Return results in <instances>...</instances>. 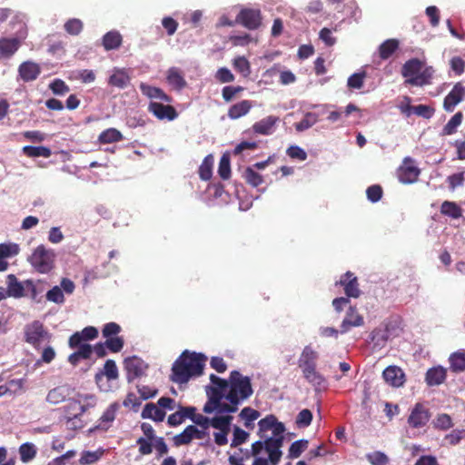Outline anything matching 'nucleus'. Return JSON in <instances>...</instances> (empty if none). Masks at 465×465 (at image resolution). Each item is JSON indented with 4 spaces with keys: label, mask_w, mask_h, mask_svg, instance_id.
Wrapping results in <instances>:
<instances>
[{
    "label": "nucleus",
    "mask_w": 465,
    "mask_h": 465,
    "mask_svg": "<svg viewBox=\"0 0 465 465\" xmlns=\"http://www.w3.org/2000/svg\"><path fill=\"white\" fill-rule=\"evenodd\" d=\"M54 252L46 249L45 245H38L28 258L30 264L40 273H47L54 267Z\"/></svg>",
    "instance_id": "nucleus-5"
},
{
    "label": "nucleus",
    "mask_w": 465,
    "mask_h": 465,
    "mask_svg": "<svg viewBox=\"0 0 465 465\" xmlns=\"http://www.w3.org/2000/svg\"><path fill=\"white\" fill-rule=\"evenodd\" d=\"M18 74L24 82H32L39 76L41 68L35 62L25 61L19 65Z\"/></svg>",
    "instance_id": "nucleus-16"
},
{
    "label": "nucleus",
    "mask_w": 465,
    "mask_h": 465,
    "mask_svg": "<svg viewBox=\"0 0 465 465\" xmlns=\"http://www.w3.org/2000/svg\"><path fill=\"white\" fill-rule=\"evenodd\" d=\"M399 41L397 39H387L379 46V55L382 60L389 59L393 53L399 48Z\"/></svg>",
    "instance_id": "nucleus-31"
},
{
    "label": "nucleus",
    "mask_w": 465,
    "mask_h": 465,
    "mask_svg": "<svg viewBox=\"0 0 465 465\" xmlns=\"http://www.w3.org/2000/svg\"><path fill=\"white\" fill-rule=\"evenodd\" d=\"M450 369L453 372H462L465 371V353L456 351L450 354L449 358Z\"/></svg>",
    "instance_id": "nucleus-37"
},
{
    "label": "nucleus",
    "mask_w": 465,
    "mask_h": 465,
    "mask_svg": "<svg viewBox=\"0 0 465 465\" xmlns=\"http://www.w3.org/2000/svg\"><path fill=\"white\" fill-rule=\"evenodd\" d=\"M279 121V117L270 115L267 116L259 122L255 123L252 126L253 131L256 134H262V135H269L272 134L274 131V125Z\"/></svg>",
    "instance_id": "nucleus-22"
},
{
    "label": "nucleus",
    "mask_w": 465,
    "mask_h": 465,
    "mask_svg": "<svg viewBox=\"0 0 465 465\" xmlns=\"http://www.w3.org/2000/svg\"><path fill=\"white\" fill-rule=\"evenodd\" d=\"M319 353L312 345H306L298 359V366L303 378L314 387L315 391H322L327 387L326 378L317 371Z\"/></svg>",
    "instance_id": "nucleus-2"
},
{
    "label": "nucleus",
    "mask_w": 465,
    "mask_h": 465,
    "mask_svg": "<svg viewBox=\"0 0 465 465\" xmlns=\"http://www.w3.org/2000/svg\"><path fill=\"white\" fill-rule=\"evenodd\" d=\"M213 157L212 154H209L204 157L202 164L199 167V175L200 178L203 181H208L211 179L213 174Z\"/></svg>",
    "instance_id": "nucleus-41"
},
{
    "label": "nucleus",
    "mask_w": 465,
    "mask_h": 465,
    "mask_svg": "<svg viewBox=\"0 0 465 465\" xmlns=\"http://www.w3.org/2000/svg\"><path fill=\"white\" fill-rule=\"evenodd\" d=\"M363 324V317L357 312L354 307L350 305L341 322L340 332L341 334L347 333L352 327H360Z\"/></svg>",
    "instance_id": "nucleus-14"
},
{
    "label": "nucleus",
    "mask_w": 465,
    "mask_h": 465,
    "mask_svg": "<svg viewBox=\"0 0 465 465\" xmlns=\"http://www.w3.org/2000/svg\"><path fill=\"white\" fill-rule=\"evenodd\" d=\"M465 438V430H454L451 433L445 436L444 440L450 445H457Z\"/></svg>",
    "instance_id": "nucleus-64"
},
{
    "label": "nucleus",
    "mask_w": 465,
    "mask_h": 465,
    "mask_svg": "<svg viewBox=\"0 0 465 465\" xmlns=\"http://www.w3.org/2000/svg\"><path fill=\"white\" fill-rule=\"evenodd\" d=\"M366 459L371 465H386L389 462L387 455L379 450L366 454Z\"/></svg>",
    "instance_id": "nucleus-55"
},
{
    "label": "nucleus",
    "mask_w": 465,
    "mask_h": 465,
    "mask_svg": "<svg viewBox=\"0 0 465 465\" xmlns=\"http://www.w3.org/2000/svg\"><path fill=\"white\" fill-rule=\"evenodd\" d=\"M422 63L418 58H412L405 62L401 68V74L403 77H415L420 74L422 69Z\"/></svg>",
    "instance_id": "nucleus-27"
},
{
    "label": "nucleus",
    "mask_w": 465,
    "mask_h": 465,
    "mask_svg": "<svg viewBox=\"0 0 465 465\" xmlns=\"http://www.w3.org/2000/svg\"><path fill=\"white\" fill-rule=\"evenodd\" d=\"M148 111L159 120L173 121L178 117V114L173 106L165 105L162 103L151 102Z\"/></svg>",
    "instance_id": "nucleus-13"
},
{
    "label": "nucleus",
    "mask_w": 465,
    "mask_h": 465,
    "mask_svg": "<svg viewBox=\"0 0 465 465\" xmlns=\"http://www.w3.org/2000/svg\"><path fill=\"white\" fill-rule=\"evenodd\" d=\"M218 174L223 180H227L231 176V162L228 153H223L220 158Z\"/></svg>",
    "instance_id": "nucleus-46"
},
{
    "label": "nucleus",
    "mask_w": 465,
    "mask_h": 465,
    "mask_svg": "<svg viewBox=\"0 0 465 465\" xmlns=\"http://www.w3.org/2000/svg\"><path fill=\"white\" fill-rule=\"evenodd\" d=\"M48 333L45 330L44 325L39 321H35L31 324L25 326V341L36 346Z\"/></svg>",
    "instance_id": "nucleus-11"
},
{
    "label": "nucleus",
    "mask_w": 465,
    "mask_h": 465,
    "mask_svg": "<svg viewBox=\"0 0 465 465\" xmlns=\"http://www.w3.org/2000/svg\"><path fill=\"white\" fill-rule=\"evenodd\" d=\"M143 419H151L154 421H163L165 418V411L161 408H158L154 403H146L142 414Z\"/></svg>",
    "instance_id": "nucleus-25"
},
{
    "label": "nucleus",
    "mask_w": 465,
    "mask_h": 465,
    "mask_svg": "<svg viewBox=\"0 0 465 465\" xmlns=\"http://www.w3.org/2000/svg\"><path fill=\"white\" fill-rule=\"evenodd\" d=\"M167 82L176 90H182L186 86V81L181 73V70L177 67H171L167 71L166 75Z\"/></svg>",
    "instance_id": "nucleus-24"
},
{
    "label": "nucleus",
    "mask_w": 465,
    "mask_h": 465,
    "mask_svg": "<svg viewBox=\"0 0 465 465\" xmlns=\"http://www.w3.org/2000/svg\"><path fill=\"white\" fill-rule=\"evenodd\" d=\"M19 245L13 242L0 243V259L9 258L18 254Z\"/></svg>",
    "instance_id": "nucleus-52"
},
{
    "label": "nucleus",
    "mask_w": 465,
    "mask_h": 465,
    "mask_svg": "<svg viewBox=\"0 0 465 465\" xmlns=\"http://www.w3.org/2000/svg\"><path fill=\"white\" fill-rule=\"evenodd\" d=\"M45 298L47 301L54 302L56 304H63L64 302V294L58 285H55L52 289H50L46 292Z\"/></svg>",
    "instance_id": "nucleus-51"
},
{
    "label": "nucleus",
    "mask_w": 465,
    "mask_h": 465,
    "mask_svg": "<svg viewBox=\"0 0 465 465\" xmlns=\"http://www.w3.org/2000/svg\"><path fill=\"white\" fill-rule=\"evenodd\" d=\"M124 341L122 337H110L105 341V345L112 352H119L124 347Z\"/></svg>",
    "instance_id": "nucleus-62"
},
{
    "label": "nucleus",
    "mask_w": 465,
    "mask_h": 465,
    "mask_svg": "<svg viewBox=\"0 0 465 465\" xmlns=\"http://www.w3.org/2000/svg\"><path fill=\"white\" fill-rule=\"evenodd\" d=\"M131 78L124 68L114 67L108 79V84L119 89H124L130 84Z\"/></svg>",
    "instance_id": "nucleus-20"
},
{
    "label": "nucleus",
    "mask_w": 465,
    "mask_h": 465,
    "mask_svg": "<svg viewBox=\"0 0 465 465\" xmlns=\"http://www.w3.org/2000/svg\"><path fill=\"white\" fill-rule=\"evenodd\" d=\"M440 213L452 219H459L462 215V209L455 202L444 201L440 206Z\"/></svg>",
    "instance_id": "nucleus-32"
},
{
    "label": "nucleus",
    "mask_w": 465,
    "mask_h": 465,
    "mask_svg": "<svg viewBox=\"0 0 465 465\" xmlns=\"http://www.w3.org/2000/svg\"><path fill=\"white\" fill-rule=\"evenodd\" d=\"M201 434L195 425H188L181 433L173 437V444L176 447L188 445L193 440L196 439V437H200Z\"/></svg>",
    "instance_id": "nucleus-17"
},
{
    "label": "nucleus",
    "mask_w": 465,
    "mask_h": 465,
    "mask_svg": "<svg viewBox=\"0 0 465 465\" xmlns=\"http://www.w3.org/2000/svg\"><path fill=\"white\" fill-rule=\"evenodd\" d=\"M98 140L101 143H111L122 141L123 135L115 128H109L100 134Z\"/></svg>",
    "instance_id": "nucleus-42"
},
{
    "label": "nucleus",
    "mask_w": 465,
    "mask_h": 465,
    "mask_svg": "<svg viewBox=\"0 0 465 465\" xmlns=\"http://www.w3.org/2000/svg\"><path fill=\"white\" fill-rule=\"evenodd\" d=\"M68 396V389L64 386H59L49 391L46 401L51 404H58L64 401Z\"/></svg>",
    "instance_id": "nucleus-35"
},
{
    "label": "nucleus",
    "mask_w": 465,
    "mask_h": 465,
    "mask_svg": "<svg viewBox=\"0 0 465 465\" xmlns=\"http://www.w3.org/2000/svg\"><path fill=\"white\" fill-rule=\"evenodd\" d=\"M434 74V70L431 66H427L423 70L421 69L420 74L415 77L409 78L407 83L411 85L422 86L430 84V81Z\"/></svg>",
    "instance_id": "nucleus-29"
},
{
    "label": "nucleus",
    "mask_w": 465,
    "mask_h": 465,
    "mask_svg": "<svg viewBox=\"0 0 465 465\" xmlns=\"http://www.w3.org/2000/svg\"><path fill=\"white\" fill-rule=\"evenodd\" d=\"M276 417L274 415H267L263 419L258 421V432L257 434L261 439H263L264 436H267L265 432L268 430H272L273 425L275 424Z\"/></svg>",
    "instance_id": "nucleus-44"
},
{
    "label": "nucleus",
    "mask_w": 465,
    "mask_h": 465,
    "mask_svg": "<svg viewBox=\"0 0 465 465\" xmlns=\"http://www.w3.org/2000/svg\"><path fill=\"white\" fill-rule=\"evenodd\" d=\"M462 119V113H456L443 127L441 131V135H451L455 134L457 132V128L460 125Z\"/></svg>",
    "instance_id": "nucleus-39"
},
{
    "label": "nucleus",
    "mask_w": 465,
    "mask_h": 465,
    "mask_svg": "<svg viewBox=\"0 0 465 465\" xmlns=\"http://www.w3.org/2000/svg\"><path fill=\"white\" fill-rule=\"evenodd\" d=\"M312 420V413L310 410H302L296 417V425L299 428H306L311 425Z\"/></svg>",
    "instance_id": "nucleus-54"
},
{
    "label": "nucleus",
    "mask_w": 465,
    "mask_h": 465,
    "mask_svg": "<svg viewBox=\"0 0 465 465\" xmlns=\"http://www.w3.org/2000/svg\"><path fill=\"white\" fill-rule=\"evenodd\" d=\"M239 416L244 420V426L250 428L252 426V422L260 417V412L251 407H245L241 411Z\"/></svg>",
    "instance_id": "nucleus-47"
},
{
    "label": "nucleus",
    "mask_w": 465,
    "mask_h": 465,
    "mask_svg": "<svg viewBox=\"0 0 465 465\" xmlns=\"http://www.w3.org/2000/svg\"><path fill=\"white\" fill-rule=\"evenodd\" d=\"M382 188L378 184L371 185L366 190L367 198L371 203H377L382 197Z\"/></svg>",
    "instance_id": "nucleus-61"
},
{
    "label": "nucleus",
    "mask_w": 465,
    "mask_h": 465,
    "mask_svg": "<svg viewBox=\"0 0 465 465\" xmlns=\"http://www.w3.org/2000/svg\"><path fill=\"white\" fill-rule=\"evenodd\" d=\"M49 88L55 95H64L70 89L69 86L61 79H54L49 84Z\"/></svg>",
    "instance_id": "nucleus-56"
},
{
    "label": "nucleus",
    "mask_w": 465,
    "mask_h": 465,
    "mask_svg": "<svg viewBox=\"0 0 465 465\" xmlns=\"http://www.w3.org/2000/svg\"><path fill=\"white\" fill-rule=\"evenodd\" d=\"M465 97V86L460 83H457L451 91L445 96L443 101V108L447 112H453L456 105L460 104Z\"/></svg>",
    "instance_id": "nucleus-12"
},
{
    "label": "nucleus",
    "mask_w": 465,
    "mask_h": 465,
    "mask_svg": "<svg viewBox=\"0 0 465 465\" xmlns=\"http://www.w3.org/2000/svg\"><path fill=\"white\" fill-rule=\"evenodd\" d=\"M98 336V330L95 327L88 326L84 328L81 331H76L70 336L68 345L70 348H75L76 345L82 341L86 342L93 341Z\"/></svg>",
    "instance_id": "nucleus-15"
},
{
    "label": "nucleus",
    "mask_w": 465,
    "mask_h": 465,
    "mask_svg": "<svg viewBox=\"0 0 465 465\" xmlns=\"http://www.w3.org/2000/svg\"><path fill=\"white\" fill-rule=\"evenodd\" d=\"M432 424L435 429L447 430L453 426L452 420L449 414H439L433 420Z\"/></svg>",
    "instance_id": "nucleus-49"
},
{
    "label": "nucleus",
    "mask_w": 465,
    "mask_h": 465,
    "mask_svg": "<svg viewBox=\"0 0 465 465\" xmlns=\"http://www.w3.org/2000/svg\"><path fill=\"white\" fill-rule=\"evenodd\" d=\"M309 441L307 440H298L293 441L290 448L288 457L290 459H297L308 448Z\"/></svg>",
    "instance_id": "nucleus-45"
},
{
    "label": "nucleus",
    "mask_w": 465,
    "mask_h": 465,
    "mask_svg": "<svg viewBox=\"0 0 465 465\" xmlns=\"http://www.w3.org/2000/svg\"><path fill=\"white\" fill-rule=\"evenodd\" d=\"M65 31L72 35H78L83 30V23L80 19L72 18L64 24Z\"/></svg>",
    "instance_id": "nucleus-58"
},
{
    "label": "nucleus",
    "mask_w": 465,
    "mask_h": 465,
    "mask_svg": "<svg viewBox=\"0 0 465 465\" xmlns=\"http://www.w3.org/2000/svg\"><path fill=\"white\" fill-rule=\"evenodd\" d=\"M122 43V36L116 31H110L103 37V45L105 50L117 49Z\"/></svg>",
    "instance_id": "nucleus-34"
},
{
    "label": "nucleus",
    "mask_w": 465,
    "mask_h": 465,
    "mask_svg": "<svg viewBox=\"0 0 465 465\" xmlns=\"http://www.w3.org/2000/svg\"><path fill=\"white\" fill-rule=\"evenodd\" d=\"M235 22L249 30H256L262 25L261 11L255 8H242L237 15Z\"/></svg>",
    "instance_id": "nucleus-7"
},
{
    "label": "nucleus",
    "mask_w": 465,
    "mask_h": 465,
    "mask_svg": "<svg viewBox=\"0 0 465 465\" xmlns=\"http://www.w3.org/2000/svg\"><path fill=\"white\" fill-rule=\"evenodd\" d=\"M23 152L28 157H45L47 158L51 155V149L46 146H32L25 145L23 147Z\"/></svg>",
    "instance_id": "nucleus-40"
},
{
    "label": "nucleus",
    "mask_w": 465,
    "mask_h": 465,
    "mask_svg": "<svg viewBox=\"0 0 465 465\" xmlns=\"http://www.w3.org/2000/svg\"><path fill=\"white\" fill-rule=\"evenodd\" d=\"M119 408L117 402H114L110 404V406L105 410L101 418L99 419V424L95 426L91 430H106L109 428V424L113 422L115 419L116 411Z\"/></svg>",
    "instance_id": "nucleus-23"
},
{
    "label": "nucleus",
    "mask_w": 465,
    "mask_h": 465,
    "mask_svg": "<svg viewBox=\"0 0 465 465\" xmlns=\"http://www.w3.org/2000/svg\"><path fill=\"white\" fill-rule=\"evenodd\" d=\"M243 177L245 181L253 187H257L263 183L262 176L251 166L246 168Z\"/></svg>",
    "instance_id": "nucleus-50"
},
{
    "label": "nucleus",
    "mask_w": 465,
    "mask_h": 465,
    "mask_svg": "<svg viewBox=\"0 0 465 465\" xmlns=\"http://www.w3.org/2000/svg\"><path fill=\"white\" fill-rule=\"evenodd\" d=\"M430 419V412L422 403H416L408 417V424L414 429L424 427Z\"/></svg>",
    "instance_id": "nucleus-8"
},
{
    "label": "nucleus",
    "mask_w": 465,
    "mask_h": 465,
    "mask_svg": "<svg viewBox=\"0 0 465 465\" xmlns=\"http://www.w3.org/2000/svg\"><path fill=\"white\" fill-rule=\"evenodd\" d=\"M420 173V169L413 165V160L411 157H405L403 164L398 169L399 181L405 184L416 182Z\"/></svg>",
    "instance_id": "nucleus-9"
},
{
    "label": "nucleus",
    "mask_w": 465,
    "mask_h": 465,
    "mask_svg": "<svg viewBox=\"0 0 465 465\" xmlns=\"http://www.w3.org/2000/svg\"><path fill=\"white\" fill-rule=\"evenodd\" d=\"M206 359L203 353L184 351L173 364L172 381L183 384L188 382L192 377L202 375Z\"/></svg>",
    "instance_id": "nucleus-1"
},
{
    "label": "nucleus",
    "mask_w": 465,
    "mask_h": 465,
    "mask_svg": "<svg viewBox=\"0 0 465 465\" xmlns=\"http://www.w3.org/2000/svg\"><path fill=\"white\" fill-rule=\"evenodd\" d=\"M230 388L226 393L225 400L232 405H239L242 401L250 398L253 390L251 379L248 376H242L240 371H232L230 374Z\"/></svg>",
    "instance_id": "nucleus-3"
},
{
    "label": "nucleus",
    "mask_w": 465,
    "mask_h": 465,
    "mask_svg": "<svg viewBox=\"0 0 465 465\" xmlns=\"http://www.w3.org/2000/svg\"><path fill=\"white\" fill-rule=\"evenodd\" d=\"M98 373H102L104 377H106L109 381H115L118 378V369L115 361L113 360H107L104 365V369Z\"/></svg>",
    "instance_id": "nucleus-48"
},
{
    "label": "nucleus",
    "mask_w": 465,
    "mask_h": 465,
    "mask_svg": "<svg viewBox=\"0 0 465 465\" xmlns=\"http://www.w3.org/2000/svg\"><path fill=\"white\" fill-rule=\"evenodd\" d=\"M232 416H214L211 419V427L219 430H230Z\"/></svg>",
    "instance_id": "nucleus-43"
},
{
    "label": "nucleus",
    "mask_w": 465,
    "mask_h": 465,
    "mask_svg": "<svg viewBox=\"0 0 465 465\" xmlns=\"http://www.w3.org/2000/svg\"><path fill=\"white\" fill-rule=\"evenodd\" d=\"M318 117L319 114L316 113H306L303 119L294 124L296 131L301 133L308 130L318 122Z\"/></svg>",
    "instance_id": "nucleus-38"
},
{
    "label": "nucleus",
    "mask_w": 465,
    "mask_h": 465,
    "mask_svg": "<svg viewBox=\"0 0 465 465\" xmlns=\"http://www.w3.org/2000/svg\"><path fill=\"white\" fill-rule=\"evenodd\" d=\"M340 284L344 287V292L347 295V298H358L360 296L361 291L358 287L357 278L353 276L351 272H347L344 275H342L340 280Z\"/></svg>",
    "instance_id": "nucleus-18"
},
{
    "label": "nucleus",
    "mask_w": 465,
    "mask_h": 465,
    "mask_svg": "<svg viewBox=\"0 0 465 465\" xmlns=\"http://www.w3.org/2000/svg\"><path fill=\"white\" fill-rule=\"evenodd\" d=\"M124 368L127 371L128 382L133 381L134 379L139 378L144 374L148 365L139 357L132 356L124 360Z\"/></svg>",
    "instance_id": "nucleus-10"
},
{
    "label": "nucleus",
    "mask_w": 465,
    "mask_h": 465,
    "mask_svg": "<svg viewBox=\"0 0 465 465\" xmlns=\"http://www.w3.org/2000/svg\"><path fill=\"white\" fill-rule=\"evenodd\" d=\"M252 108V103L249 100H242L232 105L228 111V116L231 119H238L245 115Z\"/></svg>",
    "instance_id": "nucleus-30"
},
{
    "label": "nucleus",
    "mask_w": 465,
    "mask_h": 465,
    "mask_svg": "<svg viewBox=\"0 0 465 465\" xmlns=\"http://www.w3.org/2000/svg\"><path fill=\"white\" fill-rule=\"evenodd\" d=\"M404 376L402 370L397 366H389L382 372L385 381L393 387L403 385Z\"/></svg>",
    "instance_id": "nucleus-19"
},
{
    "label": "nucleus",
    "mask_w": 465,
    "mask_h": 465,
    "mask_svg": "<svg viewBox=\"0 0 465 465\" xmlns=\"http://www.w3.org/2000/svg\"><path fill=\"white\" fill-rule=\"evenodd\" d=\"M37 453V448L34 443L25 442L19 447L20 460L24 463L33 460Z\"/></svg>",
    "instance_id": "nucleus-36"
},
{
    "label": "nucleus",
    "mask_w": 465,
    "mask_h": 465,
    "mask_svg": "<svg viewBox=\"0 0 465 465\" xmlns=\"http://www.w3.org/2000/svg\"><path fill=\"white\" fill-rule=\"evenodd\" d=\"M7 292L8 296L21 298L25 295V288L22 282H18L14 274L7 276Z\"/></svg>",
    "instance_id": "nucleus-28"
},
{
    "label": "nucleus",
    "mask_w": 465,
    "mask_h": 465,
    "mask_svg": "<svg viewBox=\"0 0 465 465\" xmlns=\"http://www.w3.org/2000/svg\"><path fill=\"white\" fill-rule=\"evenodd\" d=\"M413 114L424 119H430L434 114V109L426 104H419L414 106Z\"/></svg>",
    "instance_id": "nucleus-63"
},
{
    "label": "nucleus",
    "mask_w": 465,
    "mask_h": 465,
    "mask_svg": "<svg viewBox=\"0 0 465 465\" xmlns=\"http://www.w3.org/2000/svg\"><path fill=\"white\" fill-rule=\"evenodd\" d=\"M249 438V433L238 426H234L233 428V438L231 443V447H237L245 441H247Z\"/></svg>",
    "instance_id": "nucleus-57"
},
{
    "label": "nucleus",
    "mask_w": 465,
    "mask_h": 465,
    "mask_svg": "<svg viewBox=\"0 0 465 465\" xmlns=\"http://www.w3.org/2000/svg\"><path fill=\"white\" fill-rule=\"evenodd\" d=\"M140 89L142 93L151 99H159L163 102L170 103L171 97L167 95L161 88L148 85L146 84H141Z\"/></svg>",
    "instance_id": "nucleus-26"
},
{
    "label": "nucleus",
    "mask_w": 465,
    "mask_h": 465,
    "mask_svg": "<svg viewBox=\"0 0 465 465\" xmlns=\"http://www.w3.org/2000/svg\"><path fill=\"white\" fill-rule=\"evenodd\" d=\"M104 450L84 451L80 458L82 465H89L96 462L103 455Z\"/></svg>",
    "instance_id": "nucleus-59"
},
{
    "label": "nucleus",
    "mask_w": 465,
    "mask_h": 465,
    "mask_svg": "<svg viewBox=\"0 0 465 465\" xmlns=\"http://www.w3.org/2000/svg\"><path fill=\"white\" fill-rule=\"evenodd\" d=\"M389 331L385 329H374L371 333V339L373 341L374 348L382 349L389 340Z\"/></svg>",
    "instance_id": "nucleus-33"
},
{
    "label": "nucleus",
    "mask_w": 465,
    "mask_h": 465,
    "mask_svg": "<svg viewBox=\"0 0 465 465\" xmlns=\"http://www.w3.org/2000/svg\"><path fill=\"white\" fill-rule=\"evenodd\" d=\"M447 371L441 366L430 368L425 375V381L428 386H439L446 380Z\"/></svg>",
    "instance_id": "nucleus-21"
},
{
    "label": "nucleus",
    "mask_w": 465,
    "mask_h": 465,
    "mask_svg": "<svg viewBox=\"0 0 465 465\" xmlns=\"http://www.w3.org/2000/svg\"><path fill=\"white\" fill-rule=\"evenodd\" d=\"M366 76L365 72L354 73L352 74L347 81V84L350 88L352 89H360L363 85V80Z\"/></svg>",
    "instance_id": "nucleus-60"
},
{
    "label": "nucleus",
    "mask_w": 465,
    "mask_h": 465,
    "mask_svg": "<svg viewBox=\"0 0 465 465\" xmlns=\"http://www.w3.org/2000/svg\"><path fill=\"white\" fill-rule=\"evenodd\" d=\"M20 29L16 37L0 38V61L10 59L19 49L21 41L26 36V28L24 23L19 24Z\"/></svg>",
    "instance_id": "nucleus-6"
},
{
    "label": "nucleus",
    "mask_w": 465,
    "mask_h": 465,
    "mask_svg": "<svg viewBox=\"0 0 465 465\" xmlns=\"http://www.w3.org/2000/svg\"><path fill=\"white\" fill-rule=\"evenodd\" d=\"M263 439L268 458L256 457L253 460L252 465H278L282 456L281 449L284 440L272 436H264Z\"/></svg>",
    "instance_id": "nucleus-4"
},
{
    "label": "nucleus",
    "mask_w": 465,
    "mask_h": 465,
    "mask_svg": "<svg viewBox=\"0 0 465 465\" xmlns=\"http://www.w3.org/2000/svg\"><path fill=\"white\" fill-rule=\"evenodd\" d=\"M233 66L243 76H248L251 74L250 63L244 56L236 57L233 60Z\"/></svg>",
    "instance_id": "nucleus-53"
}]
</instances>
